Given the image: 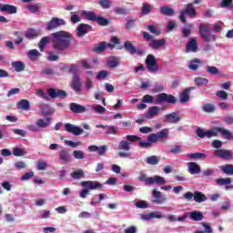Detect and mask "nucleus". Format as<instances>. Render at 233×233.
<instances>
[{"label":"nucleus","instance_id":"1","mask_svg":"<svg viewBox=\"0 0 233 233\" xmlns=\"http://www.w3.org/2000/svg\"><path fill=\"white\" fill-rule=\"evenodd\" d=\"M53 40L52 45L54 50L57 54H61L64 50H66L70 46L72 41V35L66 31H59L52 34Z\"/></svg>","mask_w":233,"mask_h":233},{"label":"nucleus","instance_id":"2","mask_svg":"<svg viewBox=\"0 0 233 233\" xmlns=\"http://www.w3.org/2000/svg\"><path fill=\"white\" fill-rule=\"evenodd\" d=\"M196 134L198 137L201 139H204V137H218V136H222L224 139H233V135L225 127H215L209 130H205L201 127H198Z\"/></svg>","mask_w":233,"mask_h":233},{"label":"nucleus","instance_id":"3","mask_svg":"<svg viewBox=\"0 0 233 233\" xmlns=\"http://www.w3.org/2000/svg\"><path fill=\"white\" fill-rule=\"evenodd\" d=\"M198 32L205 43H211V41H218V35L210 34V24L202 23L199 25Z\"/></svg>","mask_w":233,"mask_h":233},{"label":"nucleus","instance_id":"4","mask_svg":"<svg viewBox=\"0 0 233 233\" xmlns=\"http://www.w3.org/2000/svg\"><path fill=\"white\" fill-rule=\"evenodd\" d=\"M144 38L147 39L148 42V46L153 50H159L161 46H165L167 41L165 39L156 40L154 36L149 33H144Z\"/></svg>","mask_w":233,"mask_h":233},{"label":"nucleus","instance_id":"5","mask_svg":"<svg viewBox=\"0 0 233 233\" xmlns=\"http://www.w3.org/2000/svg\"><path fill=\"white\" fill-rule=\"evenodd\" d=\"M139 179L145 181L146 185H154V183H156V185H167L165 177L160 176L147 177V175L141 174Z\"/></svg>","mask_w":233,"mask_h":233},{"label":"nucleus","instance_id":"6","mask_svg":"<svg viewBox=\"0 0 233 233\" xmlns=\"http://www.w3.org/2000/svg\"><path fill=\"white\" fill-rule=\"evenodd\" d=\"M146 68L150 74H156L159 71V66H157V60L153 55H148L146 58Z\"/></svg>","mask_w":233,"mask_h":233},{"label":"nucleus","instance_id":"7","mask_svg":"<svg viewBox=\"0 0 233 233\" xmlns=\"http://www.w3.org/2000/svg\"><path fill=\"white\" fill-rule=\"evenodd\" d=\"M155 103L157 105H161V103H169L170 105H174V103H176V96L172 95H167L166 93H161L156 96Z\"/></svg>","mask_w":233,"mask_h":233},{"label":"nucleus","instance_id":"8","mask_svg":"<svg viewBox=\"0 0 233 233\" xmlns=\"http://www.w3.org/2000/svg\"><path fill=\"white\" fill-rule=\"evenodd\" d=\"M66 25V22L63 18L53 17L46 25V30H54Z\"/></svg>","mask_w":233,"mask_h":233},{"label":"nucleus","instance_id":"9","mask_svg":"<svg viewBox=\"0 0 233 233\" xmlns=\"http://www.w3.org/2000/svg\"><path fill=\"white\" fill-rule=\"evenodd\" d=\"M189 15L190 17H194L196 15V9H194V5L187 4L186 9L182 10L180 14V21L182 23H187V19L185 18V15Z\"/></svg>","mask_w":233,"mask_h":233},{"label":"nucleus","instance_id":"10","mask_svg":"<svg viewBox=\"0 0 233 233\" xmlns=\"http://www.w3.org/2000/svg\"><path fill=\"white\" fill-rule=\"evenodd\" d=\"M65 130L66 132H68L69 134H73V136H81V134H84L85 130L83 128L79 127V126H76L74 124L66 123L65 125Z\"/></svg>","mask_w":233,"mask_h":233},{"label":"nucleus","instance_id":"11","mask_svg":"<svg viewBox=\"0 0 233 233\" xmlns=\"http://www.w3.org/2000/svg\"><path fill=\"white\" fill-rule=\"evenodd\" d=\"M47 95L49 97H52V99H56L57 97L65 99V97H66V92L61 89L49 88L47 89Z\"/></svg>","mask_w":233,"mask_h":233},{"label":"nucleus","instance_id":"12","mask_svg":"<svg viewBox=\"0 0 233 233\" xmlns=\"http://www.w3.org/2000/svg\"><path fill=\"white\" fill-rule=\"evenodd\" d=\"M81 187L89 190H97V188H103V185L97 181H82Z\"/></svg>","mask_w":233,"mask_h":233},{"label":"nucleus","instance_id":"13","mask_svg":"<svg viewBox=\"0 0 233 233\" xmlns=\"http://www.w3.org/2000/svg\"><path fill=\"white\" fill-rule=\"evenodd\" d=\"M152 196L155 198V200H152V203L156 205H163V203L167 201V198H165L161 192L157 189L152 191Z\"/></svg>","mask_w":233,"mask_h":233},{"label":"nucleus","instance_id":"14","mask_svg":"<svg viewBox=\"0 0 233 233\" xmlns=\"http://www.w3.org/2000/svg\"><path fill=\"white\" fill-rule=\"evenodd\" d=\"M214 156L222 159H232V151L227 149H218L214 152Z\"/></svg>","mask_w":233,"mask_h":233},{"label":"nucleus","instance_id":"15","mask_svg":"<svg viewBox=\"0 0 233 233\" xmlns=\"http://www.w3.org/2000/svg\"><path fill=\"white\" fill-rule=\"evenodd\" d=\"M86 108L88 110H93V112H95V114H98L99 116H102V114H105V112H106V108H105V106H103L99 104L87 105Z\"/></svg>","mask_w":233,"mask_h":233},{"label":"nucleus","instance_id":"16","mask_svg":"<svg viewBox=\"0 0 233 233\" xmlns=\"http://www.w3.org/2000/svg\"><path fill=\"white\" fill-rule=\"evenodd\" d=\"M76 30H77V33H76L77 37H84L85 35L88 33V30H92V26L86 24H80L76 28Z\"/></svg>","mask_w":233,"mask_h":233},{"label":"nucleus","instance_id":"17","mask_svg":"<svg viewBox=\"0 0 233 233\" xmlns=\"http://www.w3.org/2000/svg\"><path fill=\"white\" fill-rule=\"evenodd\" d=\"M71 88L76 92V94H79L81 92V79L77 75H75L73 76V80L71 83Z\"/></svg>","mask_w":233,"mask_h":233},{"label":"nucleus","instance_id":"18","mask_svg":"<svg viewBox=\"0 0 233 233\" xmlns=\"http://www.w3.org/2000/svg\"><path fill=\"white\" fill-rule=\"evenodd\" d=\"M70 110L74 114H83V113L86 112V107L85 106H81L77 103H71Z\"/></svg>","mask_w":233,"mask_h":233},{"label":"nucleus","instance_id":"19","mask_svg":"<svg viewBox=\"0 0 233 233\" xmlns=\"http://www.w3.org/2000/svg\"><path fill=\"white\" fill-rule=\"evenodd\" d=\"M2 13L9 14L10 15L17 14V7L13 5L3 4L2 5Z\"/></svg>","mask_w":233,"mask_h":233},{"label":"nucleus","instance_id":"20","mask_svg":"<svg viewBox=\"0 0 233 233\" xmlns=\"http://www.w3.org/2000/svg\"><path fill=\"white\" fill-rule=\"evenodd\" d=\"M187 170H188L189 174H192V176H194V175L199 174V172H201V167H199V165H198V163L188 162L187 163Z\"/></svg>","mask_w":233,"mask_h":233},{"label":"nucleus","instance_id":"21","mask_svg":"<svg viewBox=\"0 0 233 233\" xmlns=\"http://www.w3.org/2000/svg\"><path fill=\"white\" fill-rule=\"evenodd\" d=\"M166 121L173 124L179 123V121H181V116H179L178 113L173 112L166 115Z\"/></svg>","mask_w":233,"mask_h":233},{"label":"nucleus","instance_id":"22","mask_svg":"<svg viewBox=\"0 0 233 233\" xmlns=\"http://www.w3.org/2000/svg\"><path fill=\"white\" fill-rule=\"evenodd\" d=\"M186 52L188 54L190 52H198V42L196 38H190L189 42L186 46Z\"/></svg>","mask_w":233,"mask_h":233},{"label":"nucleus","instance_id":"23","mask_svg":"<svg viewBox=\"0 0 233 233\" xmlns=\"http://www.w3.org/2000/svg\"><path fill=\"white\" fill-rule=\"evenodd\" d=\"M105 48H110V50H112L114 46L106 44V42H101L95 47V52H96V54H101L102 52H105Z\"/></svg>","mask_w":233,"mask_h":233},{"label":"nucleus","instance_id":"24","mask_svg":"<svg viewBox=\"0 0 233 233\" xmlns=\"http://www.w3.org/2000/svg\"><path fill=\"white\" fill-rule=\"evenodd\" d=\"M159 110H161V107L157 106H151L147 113L146 114V119H152V117L159 114Z\"/></svg>","mask_w":233,"mask_h":233},{"label":"nucleus","instance_id":"25","mask_svg":"<svg viewBox=\"0 0 233 233\" xmlns=\"http://www.w3.org/2000/svg\"><path fill=\"white\" fill-rule=\"evenodd\" d=\"M96 128H106V134H107V136H116V134H117V128L114 126L96 125Z\"/></svg>","mask_w":233,"mask_h":233},{"label":"nucleus","instance_id":"26","mask_svg":"<svg viewBox=\"0 0 233 233\" xmlns=\"http://www.w3.org/2000/svg\"><path fill=\"white\" fill-rule=\"evenodd\" d=\"M107 67L108 68H116V66H119L121 63L119 62V57L117 56H110L107 59Z\"/></svg>","mask_w":233,"mask_h":233},{"label":"nucleus","instance_id":"27","mask_svg":"<svg viewBox=\"0 0 233 233\" xmlns=\"http://www.w3.org/2000/svg\"><path fill=\"white\" fill-rule=\"evenodd\" d=\"M199 65H203V61H201L199 58H194L188 62V68L189 70H193L196 72L198 68H199Z\"/></svg>","mask_w":233,"mask_h":233},{"label":"nucleus","instance_id":"28","mask_svg":"<svg viewBox=\"0 0 233 233\" xmlns=\"http://www.w3.org/2000/svg\"><path fill=\"white\" fill-rule=\"evenodd\" d=\"M35 125L38 128H48L51 125V119L50 117L46 119L40 118L35 122Z\"/></svg>","mask_w":233,"mask_h":233},{"label":"nucleus","instance_id":"29","mask_svg":"<svg viewBox=\"0 0 233 233\" xmlns=\"http://www.w3.org/2000/svg\"><path fill=\"white\" fill-rule=\"evenodd\" d=\"M41 35V30L30 28L25 32V37L27 39H34Z\"/></svg>","mask_w":233,"mask_h":233},{"label":"nucleus","instance_id":"30","mask_svg":"<svg viewBox=\"0 0 233 233\" xmlns=\"http://www.w3.org/2000/svg\"><path fill=\"white\" fill-rule=\"evenodd\" d=\"M27 57L30 59V61H37L39 57H41V53L37 49H31L27 52Z\"/></svg>","mask_w":233,"mask_h":233},{"label":"nucleus","instance_id":"31","mask_svg":"<svg viewBox=\"0 0 233 233\" xmlns=\"http://www.w3.org/2000/svg\"><path fill=\"white\" fill-rule=\"evenodd\" d=\"M188 216L193 221H203V213L201 211H191Z\"/></svg>","mask_w":233,"mask_h":233},{"label":"nucleus","instance_id":"32","mask_svg":"<svg viewBox=\"0 0 233 233\" xmlns=\"http://www.w3.org/2000/svg\"><path fill=\"white\" fill-rule=\"evenodd\" d=\"M11 66L14 68L15 72H23V70H25V63L21 61L12 62Z\"/></svg>","mask_w":233,"mask_h":233},{"label":"nucleus","instance_id":"33","mask_svg":"<svg viewBox=\"0 0 233 233\" xmlns=\"http://www.w3.org/2000/svg\"><path fill=\"white\" fill-rule=\"evenodd\" d=\"M194 201L196 203H203L207 201V197L202 192L197 191L194 193Z\"/></svg>","mask_w":233,"mask_h":233},{"label":"nucleus","instance_id":"34","mask_svg":"<svg viewBox=\"0 0 233 233\" xmlns=\"http://www.w3.org/2000/svg\"><path fill=\"white\" fill-rule=\"evenodd\" d=\"M160 14L170 17L174 15L175 12H174V9H172V7L166 5V6L160 7Z\"/></svg>","mask_w":233,"mask_h":233},{"label":"nucleus","instance_id":"35","mask_svg":"<svg viewBox=\"0 0 233 233\" xmlns=\"http://www.w3.org/2000/svg\"><path fill=\"white\" fill-rule=\"evenodd\" d=\"M17 108H19V110H30V101L27 99L20 100L17 104Z\"/></svg>","mask_w":233,"mask_h":233},{"label":"nucleus","instance_id":"36","mask_svg":"<svg viewBox=\"0 0 233 233\" xmlns=\"http://www.w3.org/2000/svg\"><path fill=\"white\" fill-rule=\"evenodd\" d=\"M124 48L129 52V54H137V49H136V46L129 41L124 43Z\"/></svg>","mask_w":233,"mask_h":233},{"label":"nucleus","instance_id":"37","mask_svg":"<svg viewBox=\"0 0 233 233\" xmlns=\"http://www.w3.org/2000/svg\"><path fill=\"white\" fill-rule=\"evenodd\" d=\"M13 156H15V157L26 156V150L24 147H14Z\"/></svg>","mask_w":233,"mask_h":233},{"label":"nucleus","instance_id":"38","mask_svg":"<svg viewBox=\"0 0 233 233\" xmlns=\"http://www.w3.org/2000/svg\"><path fill=\"white\" fill-rule=\"evenodd\" d=\"M220 168L224 174H227V176H233V165L226 164L221 166Z\"/></svg>","mask_w":233,"mask_h":233},{"label":"nucleus","instance_id":"39","mask_svg":"<svg viewBox=\"0 0 233 233\" xmlns=\"http://www.w3.org/2000/svg\"><path fill=\"white\" fill-rule=\"evenodd\" d=\"M179 100H180V103H188V101H190V93H188V90L185 89L179 95Z\"/></svg>","mask_w":233,"mask_h":233},{"label":"nucleus","instance_id":"40","mask_svg":"<svg viewBox=\"0 0 233 233\" xmlns=\"http://www.w3.org/2000/svg\"><path fill=\"white\" fill-rule=\"evenodd\" d=\"M81 15L86 17V19H87L88 21H96L97 17L92 11H82Z\"/></svg>","mask_w":233,"mask_h":233},{"label":"nucleus","instance_id":"41","mask_svg":"<svg viewBox=\"0 0 233 233\" xmlns=\"http://www.w3.org/2000/svg\"><path fill=\"white\" fill-rule=\"evenodd\" d=\"M47 43H50V37L49 36H44L39 44L38 48L40 49V52H45V47L46 46Z\"/></svg>","mask_w":233,"mask_h":233},{"label":"nucleus","instance_id":"42","mask_svg":"<svg viewBox=\"0 0 233 233\" xmlns=\"http://www.w3.org/2000/svg\"><path fill=\"white\" fill-rule=\"evenodd\" d=\"M60 159L63 163H68L70 161V155L66 149H62L59 153Z\"/></svg>","mask_w":233,"mask_h":233},{"label":"nucleus","instance_id":"43","mask_svg":"<svg viewBox=\"0 0 233 233\" xmlns=\"http://www.w3.org/2000/svg\"><path fill=\"white\" fill-rule=\"evenodd\" d=\"M194 83L197 86H207L208 85V79L203 77H196Z\"/></svg>","mask_w":233,"mask_h":233},{"label":"nucleus","instance_id":"44","mask_svg":"<svg viewBox=\"0 0 233 233\" xmlns=\"http://www.w3.org/2000/svg\"><path fill=\"white\" fill-rule=\"evenodd\" d=\"M119 150H125L126 152H128L130 150V143L127 140H122L118 144Z\"/></svg>","mask_w":233,"mask_h":233},{"label":"nucleus","instance_id":"45","mask_svg":"<svg viewBox=\"0 0 233 233\" xmlns=\"http://www.w3.org/2000/svg\"><path fill=\"white\" fill-rule=\"evenodd\" d=\"M223 22L218 21L212 25V30L215 32V34H219L221 30H223Z\"/></svg>","mask_w":233,"mask_h":233},{"label":"nucleus","instance_id":"46","mask_svg":"<svg viewBox=\"0 0 233 233\" xmlns=\"http://www.w3.org/2000/svg\"><path fill=\"white\" fill-rule=\"evenodd\" d=\"M189 159H205L207 157V155L204 153H191L187 155Z\"/></svg>","mask_w":233,"mask_h":233},{"label":"nucleus","instance_id":"47","mask_svg":"<svg viewBox=\"0 0 233 233\" xmlns=\"http://www.w3.org/2000/svg\"><path fill=\"white\" fill-rule=\"evenodd\" d=\"M71 177L73 179H81V177H85V171H83L82 169L74 171L73 173H71Z\"/></svg>","mask_w":233,"mask_h":233},{"label":"nucleus","instance_id":"48","mask_svg":"<svg viewBox=\"0 0 233 233\" xmlns=\"http://www.w3.org/2000/svg\"><path fill=\"white\" fill-rule=\"evenodd\" d=\"M217 185H230V183H232V180L230 179V177H226V178H217L216 180Z\"/></svg>","mask_w":233,"mask_h":233},{"label":"nucleus","instance_id":"49","mask_svg":"<svg viewBox=\"0 0 233 233\" xmlns=\"http://www.w3.org/2000/svg\"><path fill=\"white\" fill-rule=\"evenodd\" d=\"M48 164L45 160H38L36 162V168L37 170H46Z\"/></svg>","mask_w":233,"mask_h":233},{"label":"nucleus","instance_id":"50","mask_svg":"<svg viewBox=\"0 0 233 233\" xmlns=\"http://www.w3.org/2000/svg\"><path fill=\"white\" fill-rule=\"evenodd\" d=\"M151 10H152V5H150L147 3H144L142 5V14L144 15H148V14H150Z\"/></svg>","mask_w":233,"mask_h":233},{"label":"nucleus","instance_id":"51","mask_svg":"<svg viewBox=\"0 0 233 233\" xmlns=\"http://www.w3.org/2000/svg\"><path fill=\"white\" fill-rule=\"evenodd\" d=\"M216 96L218 97V99H222L224 101L228 99V94L223 90L217 91Z\"/></svg>","mask_w":233,"mask_h":233},{"label":"nucleus","instance_id":"52","mask_svg":"<svg viewBox=\"0 0 233 233\" xmlns=\"http://www.w3.org/2000/svg\"><path fill=\"white\" fill-rule=\"evenodd\" d=\"M146 162L147 165H157V163H159V159L156 156H151L146 159Z\"/></svg>","mask_w":233,"mask_h":233},{"label":"nucleus","instance_id":"53","mask_svg":"<svg viewBox=\"0 0 233 233\" xmlns=\"http://www.w3.org/2000/svg\"><path fill=\"white\" fill-rule=\"evenodd\" d=\"M137 208H148V202L145 200H138L135 203Z\"/></svg>","mask_w":233,"mask_h":233},{"label":"nucleus","instance_id":"54","mask_svg":"<svg viewBox=\"0 0 233 233\" xmlns=\"http://www.w3.org/2000/svg\"><path fill=\"white\" fill-rule=\"evenodd\" d=\"M66 145L67 147H71L72 148H77V147H81V141L74 142L72 140H65Z\"/></svg>","mask_w":233,"mask_h":233},{"label":"nucleus","instance_id":"55","mask_svg":"<svg viewBox=\"0 0 233 233\" xmlns=\"http://www.w3.org/2000/svg\"><path fill=\"white\" fill-rule=\"evenodd\" d=\"M73 157L75 159H85V152L81 150L73 151Z\"/></svg>","mask_w":233,"mask_h":233},{"label":"nucleus","instance_id":"56","mask_svg":"<svg viewBox=\"0 0 233 233\" xmlns=\"http://www.w3.org/2000/svg\"><path fill=\"white\" fill-rule=\"evenodd\" d=\"M147 29L150 31L151 34H154V35H159L161 32H159V29L156 27V25H147Z\"/></svg>","mask_w":233,"mask_h":233},{"label":"nucleus","instance_id":"57","mask_svg":"<svg viewBox=\"0 0 233 233\" xmlns=\"http://www.w3.org/2000/svg\"><path fill=\"white\" fill-rule=\"evenodd\" d=\"M157 136L158 139H166V137H168V129H162L157 133Z\"/></svg>","mask_w":233,"mask_h":233},{"label":"nucleus","instance_id":"58","mask_svg":"<svg viewBox=\"0 0 233 233\" xmlns=\"http://www.w3.org/2000/svg\"><path fill=\"white\" fill-rule=\"evenodd\" d=\"M207 72L208 74H211V76H216V75L219 74V70L218 69V67L210 66H207Z\"/></svg>","mask_w":233,"mask_h":233},{"label":"nucleus","instance_id":"59","mask_svg":"<svg viewBox=\"0 0 233 233\" xmlns=\"http://www.w3.org/2000/svg\"><path fill=\"white\" fill-rule=\"evenodd\" d=\"M81 19L79 18V15H77V12H71V23L73 25H76V23H79Z\"/></svg>","mask_w":233,"mask_h":233},{"label":"nucleus","instance_id":"60","mask_svg":"<svg viewBox=\"0 0 233 233\" xmlns=\"http://www.w3.org/2000/svg\"><path fill=\"white\" fill-rule=\"evenodd\" d=\"M202 108L204 112H214L216 110V106L212 104H205Z\"/></svg>","mask_w":233,"mask_h":233},{"label":"nucleus","instance_id":"61","mask_svg":"<svg viewBox=\"0 0 233 233\" xmlns=\"http://www.w3.org/2000/svg\"><path fill=\"white\" fill-rule=\"evenodd\" d=\"M99 5H100V6H102V8H110L112 6V1H110V0H100Z\"/></svg>","mask_w":233,"mask_h":233},{"label":"nucleus","instance_id":"62","mask_svg":"<svg viewBox=\"0 0 233 233\" xmlns=\"http://www.w3.org/2000/svg\"><path fill=\"white\" fill-rule=\"evenodd\" d=\"M95 21H96L102 26H106V25H108V20L103 16L96 17Z\"/></svg>","mask_w":233,"mask_h":233},{"label":"nucleus","instance_id":"63","mask_svg":"<svg viewBox=\"0 0 233 233\" xmlns=\"http://www.w3.org/2000/svg\"><path fill=\"white\" fill-rule=\"evenodd\" d=\"M149 143H157L159 141V138L157 137V134H150L147 137Z\"/></svg>","mask_w":233,"mask_h":233},{"label":"nucleus","instance_id":"64","mask_svg":"<svg viewBox=\"0 0 233 233\" xmlns=\"http://www.w3.org/2000/svg\"><path fill=\"white\" fill-rule=\"evenodd\" d=\"M169 154H181V147L175 146L169 150Z\"/></svg>","mask_w":233,"mask_h":233}]
</instances>
